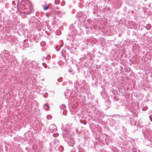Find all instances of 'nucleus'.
<instances>
[{
  "label": "nucleus",
  "instance_id": "nucleus-1",
  "mask_svg": "<svg viewBox=\"0 0 152 152\" xmlns=\"http://www.w3.org/2000/svg\"><path fill=\"white\" fill-rule=\"evenodd\" d=\"M49 8V6H46L45 7H44V9L45 10H48Z\"/></svg>",
  "mask_w": 152,
  "mask_h": 152
},
{
  "label": "nucleus",
  "instance_id": "nucleus-2",
  "mask_svg": "<svg viewBox=\"0 0 152 152\" xmlns=\"http://www.w3.org/2000/svg\"><path fill=\"white\" fill-rule=\"evenodd\" d=\"M45 107H46H46H48V105H45Z\"/></svg>",
  "mask_w": 152,
  "mask_h": 152
}]
</instances>
